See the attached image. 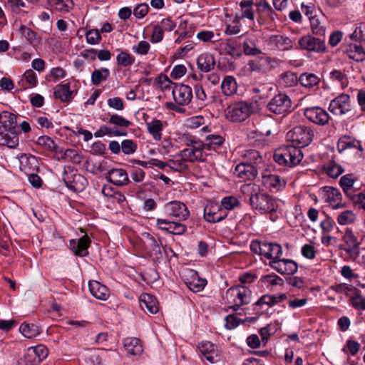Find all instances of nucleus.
Here are the masks:
<instances>
[{
  "mask_svg": "<svg viewBox=\"0 0 365 365\" xmlns=\"http://www.w3.org/2000/svg\"><path fill=\"white\" fill-rule=\"evenodd\" d=\"M255 185L252 184L244 185L242 191L251 192L250 203L252 207L260 214H272L278 209L277 200L272 195L255 192Z\"/></svg>",
  "mask_w": 365,
  "mask_h": 365,
  "instance_id": "obj_1",
  "label": "nucleus"
},
{
  "mask_svg": "<svg viewBox=\"0 0 365 365\" xmlns=\"http://www.w3.org/2000/svg\"><path fill=\"white\" fill-rule=\"evenodd\" d=\"M303 158L300 148L294 144H287L277 150L274 154V160L279 165L294 166Z\"/></svg>",
  "mask_w": 365,
  "mask_h": 365,
  "instance_id": "obj_2",
  "label": "nucleus"
},
{
  "mask_svg": "<svg viewBox=\"0 0 365 365\" xmlns=\"http://www.w3.org/2000/svg\"><path fill=\"white\" fill-rule=\"evenodd\" d=\"M314 137L312 128L306 125L295 126L287 133V138L297 148H304L309 145Z\"/></svg>",
  "mask_w": 365,
  "mask_h": 365,
  "instance_id": "obj_3",
  "label": "nucleus"
},
{
  "mask_svg": "<svg viewBox=\"0 0 365 365\" xmlns=\"http://www.w3.org/2000/svg\"><path fill=\"white\" fill-rule=\"evenodd\" d=\"M253 113L252 103L240 101L230 106L227 108V117L233 122H242Z\"/></svg>",
  "mask_w": 365,
  "mask_h": 365,
  "instance_id": "obj_4",
  "label": "nucleus"
},
{
  "mask_svg": "<svg viewBox=\"0 0 365 365\" xmlns=\"http://www.w3.org/2000/svg\"><path fill=\"white\" fill-rule=\"evenodd\" d=\"M267 108L277 115H284L292 110V101L285 93L274 96L267 103Z\"/></svg>",
  "mask_w": 365,
  "mask_h": 365,
  "instance_id": "obj_5",
  "label": "nucleus"
},
{
  "mask_svg": "<svg viewBox=\"0 0 365 365\" xmlns=\"http://www.w3.org/2000/svg\"><path fill=\"white\" fill-rule=\"evenodd\" d=\"M163 210L168 217H175L178 220H185L190 215L185 205L180 201H171L168 202L165 205Z\"/></svg>",
  "mask_w": 365,
  "mask_h": 365,
  "instance_id": "obj_6",
  "label": "nucleus"
},
{
  "mask_svg": "<svg viewBox=\"0 0 365 365\" xmlns=\"http://www.w3.org/2000/svg\"><path fill=\"white\" fill-rule=\"evenodd\" d=\"M304 115L308 120L319 125H325L330 120L329 113L319 106L305 108Z\"/></svg>",
  "mask_w": 365,
  "mask_h": 365,
  "instance_id": "obj_7",
  "label": "nucleus"
},
{
  "mask_svg": "<svg viewBox=\"0 0 365 365\" xmlns=\"http://www.w3.org/2000/svg\"><path fill=\"white\" fill-rule=\"evenodd\" d=\"M299 45L302 49L316 53H324L326 45L324 39L311 35H307L299 38Z\"/></svg>",
  "mask_w": 365,
  "mask_h": 365,
  "instance_id": "obj_8",
  "label": "nucleus"
},
{
  "mask_svg": "<svg viewBox=\"0 0 365 365\" xmlns=\"http://www.w3.org/2000/svg\"><path fill=\"white\" fill-rule=\"evenodd\" d=\"M172 94L175 102L181 106L188 105L192 98V88L185 84L174 83Z\"/></svg>",
  "mask_w": 365,
  "mask_h": 365,
  "instance_id": "obj_9",
  "label": "nucleus"
},
{
  "mask_svg": "<svg viewBox=\"0 0 365 365\" xmlns=\"http://www.w3.org/2000/svg\"><path fill=\"white\" fill-rule=\"evenodd\" d=\"M227 293L232 295H236L237 299H235V304L231 308L237 312L242 305L247 304L251 302L252 292L251 290L244 286H237L236 287L230 288L228 289Z\"/></svg>",
  "mask_w": 365,
  "mask_h": 365,
  "instance_id": "obj_10",
  "label": "nucleus"
},
{
  "mask_svg": "<svg viewBox=\"0 0 365 365\" xmlns=\"http://www.w3.org/2000/svg\"><path fill=\"white\" fill-rule=\"evenodd\" d=\"M329 110L334 115H341L351 111L350 97L341 94L333 99L329 104Z\"/></svg>",
  "mask_w": 365,
  "mask_h": 365,
  "instance_id": "obj_11",
  "label": "nucleus"
},
{
  "mask_svg": "<svg viewBox=\"0 0 365 365\" xmlns=\"http://www.w3.org/2000/svg\"><path fill=\"white\" fill-rule=\"evenodd\" d=\"M269 265L282 274L292 275L298 270L297 262L292 259H282L281 257L275 260H271Z\"/></svg>",
  "mask_w": 365,
  "mask_h": 365,
  "instance_id": "obj_12",
  "label": "nucleus"
},
{
  "mask_svg": "<svg viewBox=\"0 0 365 365\" xmlns=\"http://www.w3.org/2000/svg\"><path fill=\"white\" fill-rule=\"evenodd\" d=\"M227 215L226 209L217 204L207 205L204 208V218L208 222H218Z\"/></svg>",
  "mask_w": 365,
  "mask_h": 365,
  "instance_id": "obj_13",
  "label": "nucleus"
},
{
  "mask_svg": "<svg viewBox=\"0 0 365 365\" xmlns=\"http://www.w3.org/2000/svg\"><path fill=\"white\" fill-rule=\"evenodd\" d=\"M156 226L159 229L167 231L173 235H182L187 230L185 225L168 219L158 218L156 220Z\"/></svg>",
  "mask_w": 365,
  "mask_h": 365,
  "instance_id": "obj_14",
  "label": "nucleus"
},
{
  "mask_svg": "<svg viewBox=\"0 0 365 365\" xmlns=\"http://www.w3.org/2000/svg\"><path fill=\"white\" fill-rule=\"evenodd\" d=\"M337 148L339 153L346 150H351L354 154L361 156L363 153V148L361 142L353 139L350 136H343L339 138L337 143Z\"/></svg>",
  "mask_w": 365,
  "mask_h": 365,
  "instance_id": "obj_15",
  "label": "nucleus"
},
{
  "mask_svg": "<svg viewBox=\"0 0 365 365\" xmlns=\"http://www.w3.org/2000/svg\"><path fill=\"white\" fill-rule=\"evenodd\" d=\"M63 180L68 189L74 191L82 190L86 181L83 175L72 173H68L66 170H64Z\"/></svg>",
  "mask_w": 365,
  "mask_h": 365,
  "instance_id": "obj_16",
  "label": "nucleus"
},
{
  "mask_svg": "<svg viewBox=\"0 0 365 365\" xmlns=\"http://www.w3.org/2000/svg\"><path fill=\"white\" fill-rule=\"evenodd\" d=\"M91 242L87 235L78 240H70V248L74 254L79 257H86L88 255V248Z\"/></svg>",
  "mask_w": 365,
  "mask_h": 365,
  "instance_id": "obj_17",
  "label": "nucleus"
},
{
  "mask_svg": "<svg viewBox=\"0 0 365 365\" xmlns=\"http://www.w3.org/2000/svg\"><path fill=\"white\" fill-rule=\"evenodd\" d=\"M187 287L193 292L202 291L207 284V280L199 277L197 272L189 270L187 277L185 279Z\"/></svg>",
  "mask_w": 365,
  "mask_h": 365,
  "instance_id": "obj_18",
  "label": "nucleus"
},
{
  "mask_svg": "<svg viewBox=\"0 0 365 365\" xmlns=\"http://www.w3.org/2000/svg\"><path fill=\"white\" fill-rule=\"evenodd\" d=\"M235 173L238 178L246 181L254 180L257 175V170L254 165L242 162L236 165Z\"/></svg>",
  "mask_w": 365,
  "mask_h": 365,
  "instance_id": "obj_19",
  "label": "nucleus"
},
{
  "mask_svg": "<svg viewBox=\"0 0 365 365\" xmlns=\"http://www.w3.org/2000/svg\"><path fill=\"white\" fill-rule=\"evenodd\" d=\"M147 241L145 244V249L150 257L153 261L159 260L163 257L160 244L150 234H146Z\"/></svg>",
  "mask_w": 365,
  "mask_h": 365,
  "instance_id": "obj_20",
  "label": "nucleus"
},
{
  "mask_svg": "<svg viewBox=\"0 0 365 365\" xmlns=\"http://www.w3.org/2000/svg\"><path fill=\"white\" fill-rule=\"evenodd\" d=\"M106 178L109 182L117 186L126 185L130 182L127 172L121 168H113L110 170Z\"/></svg>",
  "mask_w": 365,
  "mask_h": 365,
  "instance_id": "obj_21",
  "label": "nucleus"
},
{
  "mask_svg": "<svg viewBox=\"0 0 365 365\" xmlns=\"http://www.w3.org/2000/svg\"><path fill=\"white\" fill-rule=\"evenodd\" d=\"M88 288L90 293L99 300H106L110 295L108 287L98 281H90Z\"/></svg>",
  "mask_w": 365,
  "mask_h": 365,
  "instance_id": "obj_22",
  "label": "nucleus"
},
{
  "mask_svg": "<svg viewBox=\"0 0 365 365\" xmlns=\"http://www.w3.org/2000/svg\"><path fill=\"white\" fill-rule=\"evenodd\" d=\"M140 306L144 311L150 314H155L158 312V303L156 298L147 293H144L140 297Z\"/></svg>",
  "mask_w": 365,
  "mask_h": 365,
  "instance_id": "obj_23",
  "label": "nucleus"
},
{
  "mask_svg": "<svg viewBox=\"0 0 365 365\" xmlns=\"http://www.w3.org/2000/svg\"><path fill=\"white\" fill-rule=\"evenodd\" d=\"M28 358L31 359L33 363L38 365L42 360L46 359L48 354V349L43 344L29 347L27 350Z\"/></svg>",
  "mask_w": 365,
  "mask_h": 365,
  "instance_id": "obj_24",
  "label": "nucleus"
},
{
  "mask_svg": "<svg viewBox=\"0 0 365 365\" xmlns=\"http://www.w3.org/2000/svg\"><path fill=\"white\" fill-rule=\"evenodd\" d=\"M199 349L203 356L210 363H214L217 360V346L210 341H202L199 346Z\"/></svg>",
  "mask_w": 365,
  "mask_h": 365,
  "instance_id": "obj_25",
  "label": "nucleus"
},
{
  "mask_svg": "<svg viewBox=\"0 0 365 365\" xmlns=\"http://www.w3.org/2000/svg\"><path fill=\"white\" fill-rule=\"evenodd\" d=\"M215 64V58L209 53L200 54L197 59V68L202 72H208L213 69Z\"/></svg>",
  "mask_w": 365,
  "mask_h": 365,
  "instance_id": "obj_26",
  "label": "nucleus"
},
{
  "mask_svg": "<svg viewBox=\"0 0 365 365\" xmlns=\"http://www.w3.org/2000/svg\"><path fill=\"white\" fill-rule=\"evenodd\" d=\"M123 345L127 352L131 355L138 356L143 352V345L138 338H126L124 339Z\"/></svg>",
  "mask_w": 365,
  "mask_h": 365,
  "instance_id": "obj_27",
  "label": "nucleus"
},
{
  "mask_svg": "<svg viewBox=\"0 0 365 365\" xmlns=\"http://www.w3.org/2000/svg\"><path fill=\"white\" fill-rule=\"evenodd\" d=\"M282 255V247L277 243L264 242L263 248V256L266 258L275 260L280 257Z\"/></svg>",
  "mask_w": 365,
  "mask_h": 365,
  "instance_id": "obj_28",
  "label": "nucleus"
},
{
  "mask_svg": "<svg viewBox=\"0 0 365 365\" xmlns=\"http://www.w3.org/2000/svg\"><path fill=\"white\" fill-rule=\"evenodd\" d=\"M270 43L281 51L292 48L293 41L287 36L283 35H273L269 38Z\"/></svg>",
  "mask_w": 365,
  "mask_h": 365,
  "instance_id": "obj_29",
  "label": "nucleus"
},
{
  "mask_svg": "<svg viewBox=\"0 0 365 365\" xmlns=\"http://www.w3.org/2000/svg\"><path fill=\"white\" fill-rule=\"evenodd\" d=\"M0 123L6 130L11 131L17 125L16 115L9 111H3L0 113Z\"/></svg>",
  "mask_w": 365,
  "mask_h": 365,
  "instance_id": "obj_30",
  "label": "nucleus"
},
{
  "mask_svg": "<svg viewBox=\"0 0 365 365\" xmlns=\"http://www.w3.org/2000/svg\"><path fill=\"white\" fill-rule=\"evenodd\" d=\"M221 90L226 96H231L237 92V85L234 77L227 76L221 83Z\"/></svg>",
  "mask_w": 365,
  "mask_h": 365,
  "instance_id": "obj_31",
  "label": "nucleus"
},
{
  "mask_svg": "<svg viewBox=\"0 0 365 365\" xmlns=\"http://www.w3.org/2000/svg\"><path fill=\"white\" fill-rule=\"evenodd\" d=\"M54 96L62 102H69L72 98V91L68 83L58 85L54 91Z\"/></svg>",
  "mask_w": 365,
  "mask_h": 365,
  "instance_id": "obj_32",
  "label": "nucleus"
},
{
  "mask_svg": "<svg viewBox=\"0 0 365 365\" xmlns=\"http://www.w3.org/2000/svg\"><path fill=\"white\" fill-rule=\"evenodd\" d=\"M0 145L10 148H16L19 145L18 135L12 130L0 134Z\"/></svg>",
  "mask_w": 365,
  "mask_h": 365,
  "instance_id": "obj_33",
  "label": "nucleus"
},
{
  "mask_svg": "<svg viewBox=\"0 0 365 365\" xmlns=\"http://www.w3.org/2000/svg\"><path fill=\"white\" fill-rule=\"evenodd\" d=\"M178 157H181L183 158L185 163L190 162H205L206 159L204 157H202L201 154L199 155L191 149L188 148L183 149L180 151V153L178 155Z\"/></svg>",
  "mask_w": 365,
  "mask_h": 365,
  "instance_id": "obj_34",
  "label": "nucleus"
},
{
  "mask_svg": "<svg viewBox=\"0 0 365 365\" xmlns=\"http://www.w3.org/2000/svg\"><path fill=\"white\" fill-rule=\"evenodd\" d=\"M242 158L245 160L244 163L252 164L255 166V168L258 165L261 164L263 161L262 157L256 150H245L242 155Z\"/></svg>",
  "mask_w": 365,
  "mask_h": 365,
  "instance_id": "obj_35",
  "label": "nucleus"
},
{
  "mask_svg": "<svg viewBox=\"0 0 365 365\" xmlns=\"http://www.w3.org/2000/svg\"><path fill=\"white\" fill-rule=\"evenodd\" d=\"M255 6L259 14L269 17L271 20H274L275 16H277L276 13L266 0H259L255 4Z\"/></svg>",
  "mask_w": 365,
  "mask_h": 365,
  "instance_id": "obj_36",
  "label": "nucleus"
},
{
  "mask_svg": "<svg viewBox=\"0 0 365 365\" xmlns=\"http://www.w3.org/2000/svg\"><path fill=\"white\" fill-rule=\"evenodd\" d=\"M21 333L26 338L31 339L41 333L40 328L34 324L23 323L19 328Z\"/></svg>",
  "mask_w": 365,
  "mask_h": 365,
  "instance_id": "obj_37",
  "label": "nucleus"
},
{
  "mask_svg": "<svg viewBox=\"0 0 365 365\" xmlns=\"http://www.w3.org/2000/svg\"><path fill=\"white\" fill-rule=\"evenodd\" d=\"M225 50L228 55L237 54L239 56L241 55V43L236 38H227L225 41Z\"/></svg>",
  "mask_w": 365,
  "mask_h": 365,
  "instance_id": "obj_38",
  "label": "nucleus"
},
{
  "mask_svg": "<svg viewBox=\"0 0 365 365\" xmlns=\"http://www.w3.org/2000/svg\"><path fill=\"white\" fill-rule=\"evenodd\" d=\"M299 81L297 74L294 72L287 71L282 74L279 78V84L284 87H293L296 86Z\"/></svg>",
  "mask_w": 365,
  "mask_h": 365,
  "instance_id": "obj_39",
  "label": "nucleus"
},
{
  "mask_svg": "<svg viewBox=\"0 0 365 365\" xmlns=\"http://www.w3.org/2000/svg\"><path fill=\"white\" fill-rule=\"evenodd\" d=\"M148 130L156 140L161 139V132L163 130V123L160 120L154 119L150 123H147Z\"/></svg>",
  "mask_w": 365,
  "mask_h": 365,
  "instance_id": "obj_40",
  "label": "nucleus"
},
{
  "mask_svg": "<svg viewBox=\"0 0 365 365\" xmlns=\"http://www.w3.org/2000/svg\"><path fill=\"white\" fill-rule=\"evenodd\" d=\"M110 71L106 68L95 69L91 74V83L94 86H98L103 81L107 80Z\"/></svg>",
  "mask_w": 365,
  "mask_h": 365,
  "instance_id": "obj_41",
  "label": "nucleus"
},
{
  "mask_svg": "<svg viewBox=\"0 0 365 365\" xmlns=\"http://www.w3.org/2000/svg\"><path fill=\"white\" fill-rule=\"evenodd\" d=\"M254 5L252 0H242L240 3V6L242 9V15L239 19L247 18L250 20H254V11L252 6Z\"/></svg>",
  "mask_w": 365,
  "mask_h": 365,
  "instance_id": "obj_42",
  "label": "nucleus"
},
{
  "mask_svg": "<svg viewBox=\"0 0 365 365\" xmlns=\"http://www.w3.org/2000/svg\"><path fill=\"white\" fill-rule=\"evenodd\" d=\"M275 295L264 294L262 295L254 304L253 310L255 314L260 312L259 307L263 304H267L269 307H272L276 304Z\"/></svg>",
  "mask_w": 365,
  "mask_h": 365,
  "instance_id": "obj_43",
  "label": "nucleus"
},
{
  "mask_svg": "<svg viewBox=\"0 0 365 365\" xmlns=\"http://www.w3.org/2000/svg\"><path fill=\"white\" fill-rule=\"evenodd\" d=\"M168 167L179 173H183L188 170V165L183 158L178 155L175 157V159L168 160Z\"/></svg>",
  "mask_w": 365,
  "mask_h": 365,
  "instance_id": "obj_44",
  "label": "nucleus"
},
{
  "mask_svg": "<svg viewBox=\"0 0 365 365\" xmlns=\"http://www.w3.org/2000/svg\"><path fill=\"white\" fill-rule=\"evenodd\" d=\"M322 193L326 202H336L341 197L340 191L332 187H324Z\"/></svg>",
  "mask_w": 365,
  "mask_h": 365,
  "instance_id": "obj_45",
  "label": "nucleus"
},
{
  "mask_svg": "<svg viewBox=\"0 0 365 365\" xmlns=\"http://www.w3.org/2000/svg\"><path fill=\"white\" fill-rule=\"evenodd\" d=\"M309 21L311 29L314 34L319 36H323L325 35L326 27L318 16L315 18H312V19Z\"/></svg>",
  "mask_w": 365,
  "mask_h": 365,
  "instance_id": "obj_46",
  "label": "nucleus"
},
{
  "mask_svg": "<svg viewBox=\"0 0 365 365\" xmlns=\"http://www.w3.org/2000/svg\"><path fill=\"white\" fill-rule=\"evenodd\" d=\"M110 359L107 350L98 349L91 356V361L94 365H104V362Z\"/></svg>",
  "mask_w": 365,
  "mask_h": 365,
  "instance_id": "obj_47",
  "label": "nucleus"
},
{
  "mask_svg": "<svg viewBox=\"0 0 365 365\" xmlns=\"http://www.w3.org/2000/svg\"><path fill=\"white\" fill-rule=\"evenodd\" d=\"M299 83L304 87H312L318 84L319 79L313 73H304L299 78Z\"/></svg>",
  "mask_w": 365,
  "mask_h": 365,
  "instance_id": "obj_48",
  "label": "nucleus"
},
{
  "mask_svg": "<svg viewBox=\"0 0 365 365\" xmlns=\"http://www.w3.org/2000/svg\"><path fill=\"white\" fill-rule=\"evenodd\" d=\"M351 304L356 309L364 310L365 309V297L361 294L360 291L356 288V292H354L351 299H349Z\"/></svg>",
  "mask_w": 365,
  "mask_h": 365,
  "instance_id": "obj_49",
  "label": "nucleus"
},
{
  "mask_svg": "<svg viewBox=\"0 0 365 365\" xmlns=\"http://www.w3.org/2000/svg\"><path fill=\"white\" fill-rule=\"evenodd\" d=\"M267 183L276 190L284 188L286 185V181L277 175H269L267 177Z\"/></svg>",
  "mask_w": 365,
  "mask_h": 365,
  "instance_id": "obj_50",
  "label": "nucleus"
},
{
  "mask_svg": "<svg viewBox=\"0 0 365 365\" xmlns=\"http://www.w3.org/2000/svg\"><path fill=\"white\" fill-rule=\"evenodd\" d=\"M356 217L351 210H344L340 212L337 217V222L339 225H346L354 222Z\"/></svg>",
  "mask_w": 365,
  "mask_h": 365,
  "instance_id": "obj_51",
  "label": "nucleus"
},
{
  "mask_svg": "<svg viewBox=\"0 0 365 365\" xmlns=\"http://www.w3.org/2000/svg\"><path fill=\"white\" fill-rule=\"evenodd\" d=\"M117 63L123 67L130 66L135 62V57L127 51H121L116 56Z\"/></svg>",
  "mask_w": 365,
  "mask_h": 365,
  "instance_id": "obj_52",
  "label": "nucleus"
},
{
  "mask_svg": "<svg viewBox=\"0 0 365 365\" xmlns=\"http://www.w3.org/2000/svg\"><path fill=\"white\" fill-rule=\"evenodd\" d=\"M331 289L335 291L337 293H343L346 296L349 297L351 299V296L356 292V288L351 285H348L346 284H339L336 285H333L331 287Z\"/></svg>",
  "mask_w": 365,
  "mask_h": 365,
  "instance_id": "obj_53",
  "label": "nucleus"
},
{
  "mask_svg": "<svg viewBox=\"0 0 365 365\" xmlns=\"http://www.w3.org/2000/svg\"><path fill=\"white\" fill-rule=\"evenodd\" d=\"M120 147V150L125 155H132L136 151L138 145L133 140L125 139L121 142Z\"/></svg>",
  "mask_w": 365,
  "mask_h": 365,
  "instance_id": "obj_54",
  "label": "nucleus"
},
{
  "mask_svg": "<svg viewBox=\"0 0 365 365\" xmlns=\"http://www.w3.org/2000/svg\"><path fill=\"white\" fill-rule=\"evenodd\" d=\"M108 123L119 128H128L131 125V122L118 114L110 115Z\"/></svg>",
  "mask_w": 365,
  "mask_h": 365,
  "instance_id": "obj_55",
  "label": "nucleus"
},
{
  "mask_svg": "<svg viewBox=\"0 0 365 365\" xmlns=\"http://www.w3.org/2000/svg\"><path fill=\"white\" fill-rule=\"evenodd\" d=\"M243 51L245 55L255 56L260 54L262 52L258 49L254 41L251 39H247L243 43Z\"/></svg>",
  "mask_w": 365,
  "mask_h": 365,
  "instance_id": "obj_56",
  "label": "nucleus"
},
{
  "mask_svg": "<svg viewBox=\"0 0 365 365\" xmlns=\"http://www.w3.org/2000/svg\"><path fill=\"white\" fill-rule=\"evenodd\" d=\"M327 174L332 178H338L343 172L342 168L334 163H330L325 167Z\"/></svg>",
  "mask_w": 365,
  "mask_h": 365,
  "instance_id": "obj_57",
  "label": "nucleus"
},
{
  "mask_svg": "<svg viewBox=\"0 0 365 365\" xmlns=\"http://www.w3.org/2000/svg\"><path fill=\"white\" fill-rule=\"evenodd\" d=\"M70 3L68 0H48L49 5L59 11H68L70 9Z\"/></svg>",
  "mask_w": 365,
  "mask_h": 365,
  "instance_id": "obj_58",
  "label": "nucleus"
},
{
  "mask_svg": "<svg viewBox=\"0 0 365 365\" xmlns=\"http://www.w3.org/2000/svg\"><path fill=\"white\" fill-rule=\"evenodd\" d=\"M86 41L89 44H97L101 40V36L98 29H90L86 33Z\"/></svg>",
  "mask_w": 365,
  "mask_h": 365,
  "instance_id": "obj_59",
  "label": "nucleus"
},
{
  "mask_svg": "<svg viewBox=\"0 0 365 365\" xmlns=\"http://www.w3.org/2000/svg\"><path fill=\"white\" fill-rule=\"evenodd\" d=\"M343 240L347 247L360 245L356 237L354 235L350 228H346L345 230Z\"/></svg>",
  "mask_w": 365,
  "mask_h": 365,
  "instance_id": "obj_60",
  "label": "nucleus"
},
{
  "mask_svg": "<svg viewBox=\"0 0 365 365\" xmlns=\"http://www.w3.org/2000/svg\"><path fill=\"white\" fill-rule=\"evenodd\" d=\"M239 200L236 197L229 196L225 197L222 200L221 207L222 208L226 209V212H227V210L234 209L239 205Z\"/></svg>",
  "mask_w": 365,
  "mask_h": 365,
  "instance_id": "obj_61",
  "label": "nucleus"
},
{
  "mask_svg": "<svg viewBox=\"0 0 365 365\" xmlns=\"http://www.w3.org/2000/svg\"><path fill=\"white\" fill-rule=\"evenodd\" d=\"M23 77L26 80V83L28 84V86H25V88L27 87H34L36 86L38 83L37 76L33 70L29 69L26 71L23 75Z\"/></svg>",
  "mask_w": 365,
  "mask_h": 365,
  "instance_id": "obj_62",
  "label": "nucleus"
},
{
  "mask_svg": "<svg viewBox=\"0 0 365 365\" xmlns=\"http://www.w3.org/2000/svg\"><path fill=\"white\" fill-rule=\"evenodd\" d=\"M37 143L40 145L45 146L48 150L52 151L56 150L57 148V145L55 143V142L47 135L40 136L37 139Z\"/></svg>",
  "mask_w": 365,
  "mask_h": 365,
  "instance_id": "obj_63",
  "label": "nucleus"
},
{
  "mask_svg": "<svg viewBox=\"0 0 365 365\" xmlns=\"http://www.w3.org/2000/svg\"><path fill=\"white\" fill-rule=\"evenodd\" d=\"M261 281L264 284H269L272 286L282 285L283 279L276 274H267L261 278Z\"/></svg>",
  "mask_w": 365,
  "mask_h": 365,
  "instance_id": "obj_64",
  "label": "nucleus"
}]
</instances>
